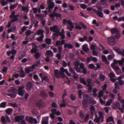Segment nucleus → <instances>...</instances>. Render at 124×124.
Segmentation results:
<instances>
[{
  "label": "nucleus",
  "instance_id": "09e8293b",
  "mask_svg": "<svg viewBox=\"0 0 124 124\" xmlns=\"http://www.w3.org/2000/svg\"><path fill=\"white\" fill-rule=\"evenodd\" d=\"M13 19L11 20V22L13 23L17 21L18 20V18L16 16H13L11 17Z\"/></svg>",
  "mask_w": 124,
  "mask_h": 124
},
{
  "label": "nucleus",
  "instance_id": "a19ab883",
  "mask_svg": "<svg viewBox=\"0 0 124 124\" xmlns=\"http://www.w3.org/2000/svg\"><path fill=\"white\" fill-rule=\"evenodd\" d=\"M114 50L117 53L122 55V51L119 48H115Z\"/></svg>",
  "mask_w": 124,
  "mask_h": 124
},
{
  "label": "nucleus",
  "instance_id": "37998d69",
  "mask_svg": "<svg viewBox=\"0 0 124 124\" xmlns=\"http://www.w3.org/2000/svg\"><path fill=\"white\" fill-rule=\"evenodd\" d=\"M115 75L113 72H111L109 73V77L110 78H114L115 77Z\"/></svg>",
  "mask_w": 124,
  "mask_h": 124
},
{
  "label": "nucleus",
  "instance_id": "8fccbe9b",
  "mask_svg": "<svg viewBox=\"0 0 124 124\" xmlns=\"http://www.w3.org/2000/svg\"><path fill=\"white\" fill-rule=\"evenodd\" d=\"M74 25H70L67 27V29L69 30L70 31H72L73 30V29L74 28Z\"/></svg>",
  "mask_w": 124,
  "mask_h": 124
},
{
  "label": "nucleus",
  "instance_id": "9b49d317",
  "mask_svg": "<svg viewBox=\"0 0 124 124\" xmlns=\"http://www.w3.org/2000/svg\"><path fill=\"white\" fill-rule=\"evenodd\" d=\"M113 63L115 64H116L118 63L120 65H124L123 64L124 63V58H123L121 60L117 61L115 59L113 60Z\"/></svg>",
  "mask_w": 124,
  "mask_h": 124
},
{
  "label": "nucleus",
  "instance_id": "c9c22d12",
  "mask_svg": "<svg viewBox=\"0 0 124 124\" xmlns=\"http://www.w3.org/2000/svg\"><path fill=\"white\" fill-rule=\"evenodd\" d=\"M115 85V88L116 89H119L120 87L119 85L118 82V81L116 82L114 84Z\"/></svg>",
  "mask_w": 124,
  "mask_h": 124
},
{
  "label": "nucleus",
  "instance_id": "f03ea898",
  "mask_svg": "<svg viewBox=\"0 0 124 124\" xmlns=\"http://www.w3.org/2000/svg\"><path fill=\"white\" fill-rule=\"evenodd\" d=\"M50 31H53L54 33L53 34V35L57 37L60 36L62 39H64L65 38V32L63 29H62L61 32H60V29L57 25H54L53 27H50Z\"/></svg>",
  "mask_w": 124,
  "mask_h": 124
},
{
  "label": "nucleus",
  "instance_id": "2f4dec72",
  "mask_svg": "<svg viewBox=\"0 0 124 124\" xmlns=\"http://www.w3.org/2000/svg\"><path fill=\"white\" fill-rule=\"evenodd\" d=\"M98 90V89L96 88H95L93 89V97H96L97 96V92Z\"/></svg>",
  "mask_w": 124,
  "mask_h": 124
},
{
  "label": "nucleus",
  "instance_id": "0eeeda50",
  "mask_svg": "<svg viewBox=\"0 0 124 124\" xmlns=\"http://www.w3.org/2000/svg\"><path fill=\"white\" fill-rule=\"evenodd\" d=\"M108 43L110 45L113 46L116 43L115 39L113 37H111L108 39Z\"/></svg>",
  "mask_w": 124,
  "mask_h": 124
},
{
  "label": "nucleus",
  "instance_id": "473e14b6",
  "mask_svg": "<svg viewBox=\"0 0 124 124\" xmlns=\"http://www.w3.org/2000/svg\"><path fill=\"white\" fill-rule=\"evenodd\" d=\"M105 77L102 74H100L99 76V79L100 81H103L105 79Z\"/></svg>",
  "mask_w": 124,
  "mask_h": 124
},
{
  "label": "nucleus",
  "instance_id": "bf43d9fd",
  "mask_svg": "<svg viewBox=\"0 0 124 124\" xmlns=\"http://www.w3.org/2000/svg\"><path fill=\"white\" fill-rule=\"evenodd\" d=\"M55 14V16L57 17L61 18L62 16V15L61 14H59L58 13L55 12L54 13Z\"/></svg>",
  "mask_w": 124,
  "mask_h": 124
},
{
  "label": "nucleus",
  "instance_id": "603ef678",
  "mask_svg": "<svg viewBox=\"0 0 124 124\" xmlns=\"http://www.w3.org/2000/svg\"><path fill=\"white\" fill-rule=\"evenodd\" d=\"M100 118L99 117H97V115H96V117L94 119V122L99 123V122Z\"/></svg>",
  "mask_w": 124,
  "mask_h": 124
},
{
  "label": "nucleus",
  "instance_id": "5fc2aeb1",
  "mask_svg": "<svg viewBox=\"0 0 124 124\" xmlns=\"http://www.w3.org/2000/svg\"><path fill=\"white\" fill-rule=\"evenodd\" d=\"M8 70V68L7 67L4 66L3 69H2V70L3 72L4 73H6L7 72Z\"/></svg>",
  "mask_w": 124,
  "mask_h": 124
},
{
  "label": "nucleus",
  "instance_id": "72a5a7b5",
  "mask_svg": "<svg viewBox=\"0 0 124 124\" xmlns=\"http://www.w3.org/2000/svg\"><path fill=\"white\" fill-rule=\"evenodd\" d=\"M69 71L73 75H76V73L75 72L74 70L71 67H69Z\"/></svg>",
  "mask_w": 124,
  "mask_h": 124
},
{
  "label": "nucleus",
  "instance_id": "13d9d810",
  "mask_svg": "<svg viewBox=\"0 0 124 124\" xmlns=\"http://www.w3.org/2000/svg\"><path fill=\"white\" fill-rule=\"evenodd\" d=\"M40 62L39 61V60L36 61L35 63L33 65H34L35 66V67L36 66H38L39 65H40Z\"/></svg>",
  "mask_w": 124,
  "mask_h": 124
},
{
  "label": "nucleus",
  "instance_id": "5701e85b",
  "mask_svg": "<svg viewBox=\"0 0 124 124\" xmlns=\"http://www.w3.org/2000/svg\"><path fill=\"white\" fill-rule=\"evenodd\" d=\"M46 55H49L52 56L53 55V53L50 50H47L46 52Z\"/></svg>",
  "mask_w": 124,
  "mask_h": 124
},
{
  "label": "nucleus",
  "instance_id": "423d86ee",
  "mask_svg": "<svg viewBox=\"0 0 124 124\" xmlns=\"http://www.w3.org/2000/svg\"><path fill=\"white\" fill-rule=\"evenodd\" d=\"M6 118L4 116H2L1 117V120L3 124H6L8 122H10L11 121L8 116H6Z\"/></svg>",
  "mask_w": 124,
  "mask_h": 124
},
{
  "label": "nucleus",
  "instance_id": "dca6fc26",
  "mask_svg": "<svg viewBox=\"0 0 124 124\" xmlns=\"http://www.w3.org/2000/svg\"><path fill=\"white\" fill-rule=\"evenodd\" d=\"M111 31L112 34H116L119 32V30L115 28L111 29Z\"/></svg>",
  "mask_w": 124,
  "mask_h": 124
},
{
  "label": "nucleus",
  "instance_id": "052dcab7",
  "mask_svg": "<svg viewBox=\"0 0 124 124\" xmlns=\"http://www.w3.org/2000/svg\"><path fill=\"white\" fill-rule=\"evenodd\" d=\"M11 92L14 93H16L17 92V89L16 88L12 87L11 89Z\"/></svg>",
  "mask_w": 124,
  "mask_h": 124
},
{
  "label": "nucleus",
  "instance_id": "412c9836",
  "mask_svg": "<svg viewBox=\"0 0 124 124\" xmlns=\"http://www.w3.org/2000/svg\"><path fill=\"white\" fill-rule=\"evenodd\" d=\"M26 120L27 121H28L31 124H33V120L34 119L32 117H30L29 118H28L26 116L25 118Z\"/></svg>",
  "mask_w": 124,
  "mask_h": 124
},
{
  "label": "nucleus",
  "instance_id": "2eb2a0df",
  "mask_svg": "<svg viewBox=\"0 0 124 124\" xmlns=\"http://www.w3.org/2000/svg\"><path fill=\"white\" fill-rule=\"evenodd\" d=\"M82 47L83 50L86 52L89 51V50L88 46L87 44L83 45L82 46Z\"/></svg>",
  "mask_w": 124,
  "mask_h": 124
},
{
  "label": "nucleus",
  "instance_id": "58836bf2",
  "mask_svg": "<svg viewBox=\"0 0 124 124\" xmlns=\"http://www.w3.org/2000/svg\"><path fill=\"white\" fill-rule=\"evenodd\" d=\"M100 4L103 6H106L107 4L106 0H101Z\"/></svg>",
  "mask_w": 124,
  "mask_h": 124
},
{
  "label": "nucleus",
  "instance_id": "a878e982",
  "mask_svg": "<svg viewBox=\"0 0 124 124\" xmlns=\"http://www.w3.org/2000/svg\"><path fill=\"white\" fill-rule=\"evenodd\" d=\"M40 95L41 97L44 98H46L48 96L47 94L43 91L41 92L40 93Z\"/></svg>",
  "mask_w": 124,
  "mask_h": 124
},
{
  "label": "nucleus",
  "instance_id": "aec40b11",
  "mask_svg": "<svg viewBox=\"0 0 124 124\" xmlns=\"http://www.w3.org/2000/svg\"><path fill=\"white\" fill-rule=\"evenodd\" d=\"M73 47L72 45L70 44H67L65 43L64 45V47L65 48L68 47L69 49H71Z\"/></svg>",
  "mask_w": 124,
  "mask_h": 124
},
{
  "label": "nucleus",
  "instance_id": "a18cd8bd",
  "mask_svg": "<svg viewBox=\"0 0 124 124\" xmlns=\"http://www.w3.org/2000/svg\"><path fill=\"white\" fill-rule=\"evenodd\" d=\"M76 98V96L75 95L73 94H71L70 96V98L73 101L75 100Z\"/></svg>",
  "mask_w": 124,
  "mask_h": 124
},
{
  "label": "nucleus",
  "instance_id": "f704fd0d",
  "mask_svg": "<svg viewBox=\"0 0 124 124\" xmlns=\"http://www.w3.org/2000/svg\"><path fill=\"white\" fill-rule=\"evenodd\" d=\"M115 56V55L113 54L112 55H109L108 56V60L111 61L114 58Z\"/></svg>",
  "mask_w": 124,
  "mask_h": 124
},
{
  "label": "nucleus",
  "instance_id": "4c0bfd02",
  "mask_svg": "<svg viewBox=\"0 0 124 124\" xmlns=\"http://www.w3.org/2000/svg\"><path fill=\"white\" fill-rule=\"evenodd\" d=\"M8 2L7 1L5 0H2L0 2V3L1 5L2 6H4L7 5Z\"/></svg>",
  "mask_w": 124,
  "mask_h": 124
},
{
  "label": "nucleus",
  "instance_id": "49530a36",
  "mask_svg": "<svg viewBox=\"0 0 124 124\" xmlns=\"http://www.w3.org/2000/svg\"><path fill=\"white\" fill-rule=\"evenodd\" d=\"M40 54L38 52H37L35 53L34 56L36 59H38L39 58L40 56Z\"/></svg>",
  "mask_w": 124,
  "mask_h": 124
},
{
  "label": "nucleus",
  "instance_id": "69168bd1",
  "mask_svg": "<svg viewBox=\"0 0 124 124\" xmlns=\"http://www.w3.org/2000/svg\"><path fill=\"white\" fill-rule=\"evenodd\" d=\"M83 106L85 110H86L87 109L88 105L86 103H83Z\"/></svg>",
  "mask_w": 124,
  "mask_h": 124
},
{
  "label": "nucleus",
  "instance_id": "4d7b16f0",
  "mask_svg": "<svg viewBox=\"0 0 124 124\" xmlns=\"http://www.w3.org/2000/svg\"><path fill=\"white\" fill-rule=\"evenodd\" d=\"M103 91L102 90L101 91L99 94L98 97L100 98H101V97L103 96Z\"/></svg>",
  "mask_w": 124,
  "mask_h": 124
},
{
  "label": "nucleus",
  "instance_id": "79ce46f5",
  "mask_svg": "<svg viewBox=\"0 0 124 124\" xmlns=\"http://www.w3.org/2000/svg\"><path fill=\"white\" fill-rule=\"evenodd\" d=\"M27 88L29 89H31L32 87V84L31 82H28L27 83Z\"/></svg>",
  "mask_w": 124,
  "mask_h": 124
},
{
  "label": "nucleus",
  "instance_id": "ddd939ff",
  "mask_svg": "<svg viewBox=\"0 0 124 124\" xmlns=\"http://www.w3.org/2000/svg\"><path fill=\"white\" fill-rule=\"evenodd\" d=\"M120 107V104L119 102L116 103L113 105V109L118 108L119 110L121 109V108Z\"/></svg>",
  "mask_w": 124,
  "mask_h": 124
},
{
  "label": "nucleus",
  "instance_id": "7c9ffc66",
  "mask_svg": "<svg viewBox=\"0 0 124 124\" xmlns=\"http://www.w3.org/2000/svg\"><path fill=\"white\" fill-rule=\"evenodd\" d=\"M22 10L23 11H26L27 12H28L29 10V9L28 7L26 6L25 7L23 6L22 7Z\"/></svg>",
  "mask_w": 124,
  "mask_h": 124
},
{
  "label": "nucleus",
  "instance_id": "f3484780",
  "mask_svg": "<svg viewBox=\"0 0 124 124\" xmlns=\"http://www.w3.org/2000/svg\"><path fill=\"white\" fill-rule=\"evenodd\" d=\"M89 118V114H87L85 116L84 121H80V122L81 123L84 122L85 123L87 122Z\"/></svg>",
  "mask_w": 124,
  "mask_h": 124
},
{
  "label": "nucleus",
  "instance_id": "f8f14e48",
  "mask_svg": "<svg viewBox=\"0 0 124 124\" xmlns=\"http://www.w3.org/2000/svg\"><path fill=\"white\" fill-rule=\"evenodd\" d=\"M44 74L42 73H41L39 74V76L42 79V82L44 80H45L47 82L49 81V79L47 78V77L46 76H45L43 77Z\"/></svg>",
  "mask_w": 124,
  "mask_h": 124
},
{
  "label": "nucleus",
  "instance_id": "39448f33",
  "mask_svg": "<svg viewBox=\"0 0 124 124\" xmlns=\"http://www.w3.org/2000/svg\"><path fill=\"white\" fill-rule=\"evenodd\" d=\"M25 86L24 85H23L22 86L19 87L18 90V94L21 96H23V95L24 93L25 92V90H24Z\"/></svg>",
  "mask_w": 124,
  "mask_h": 124
},
{
  "label": "nucleus",
  "instance_id": "3c124183",
  "mask_svg": "<svg viewBox=\"0 0 124 124\" xmlns=\"http://www.w3.org/2000/svg\"><path fill=\"white\" fill-rule=\"evenodd\" d=\"M35 66L34 65H32L31 66H30L29 67V68L30 69V71H33L35 67Z\"/></svg>",
  "mask_w": 124,
  "mask_h": 124
},
{
  "label": "nucleus",
  "instance_id": "1a4fd4ad",
  "mask_svg": "<svg viewBox=\"0 0 124 124\" xmlns=\"http://www.w3.org/2000/svg\"><path fill=\"white\" fill-rule=\"evenodd\" d=\"M48 4L49 5H48V12L51 13L52 12L53 9L55 6V4L53 2H49Z\"/></svg>",
  "mask_w": 124,
  "mask_h": 124
},
{
  "label": "nucleus",
  "instance_id": "0e129e2a",
  "mask_svg": "<svg viewBox=\"0 0 124 124\" xmlns=\"http://www.w3.org/2000/svg\"><path fill=\"white\" fill-rule=\"evenodd\" d=\"M57 105L56 104V103L54 102H52V106L53 108H56L57 107Z\"/></svg>",
  "mask_w": 124,
  "mask_h": 124
},
{
  "label": "nucleus",
  "instance_id": "c756f323",
  "mask_svg": "<svg viewBox=\"0 0 124 124\" xmlns=\"http://www.w3.org/2000/svg\"><path fill=\"white\" fill-rule=\"evenodd\" d=\"M7 105V103L5 101H4L1 102L0 104V108H5L6 107Z\"/></svg>",
  "mask_w": 124,
  "mask_h": 124
},
{
  "label": "nucleus",
  "instance_id": "6e6552de",
  "mask_svg": "<svg viewBox=\"0 0 124 124\" xmlns=\"http://www.w3.org/2000/svg\"><path fill=\"white\" fill-rule=\"evenodd\" d=\"M74 69L78 73H81V70L79 66V62L78 61H76L74 63Z\"/></svg>",
  "mask_w": 124,
  "mask_h": 124
},
{
  "label": "nucleus",
  "instance_id": "b1692460",
  "mask_svg": "<svg viewBox=\"0 0 124 124\" xmlns=\"http://www.w3.org/2000/svg\"><path fill=\"white\" fill-rule=\"evenodd\" d=\"M44 30L41 29H39L37 31V35H40L41 36H44Z\"/></svg>",
  "mask_w": 124,
  "mask_h": 124
},
{
  "label": "nucleus",
  "instance_id": "864d4df0",
  "mask_svg": "<svg viewBox=\"0 0 124 124\" xmlns=\"http://www.w3.org/2000/svg\"><path fill=\"white\" fill-rule=\"evenodd\" d=\"M103 11L104 13L107 15H108L110 13L109 10L107 9H104Z\"/></svg>",
  "mask_w": 124,
  "mask_h": 124
},
{
  "label": "nucleus",
  "instance_id": "e2e57ef3",
  "mask_svg": "<svg viewBox=\"0 0 124 124\" xmlns=\"http://www.w3.org/2000/svg\"><path fill=\"white\" fill-rule=\"evenodd\" d=\"M15 13L16 12L14 11H12L11 13V15L9 16L10 18H11V17H13V16H15Z\"/></svg>",
  "mask_w": 124,
  "mask_h": 124
},
{
  "label": "nucleus",
  "instance_id": "20e7f679",
  "mask_svg": "<svg viewBox=\"0 0 124 124\" xmlns=\"http://www.w3.org/2000/svg\"><path fill=\"white\" fill-rule=\"evenodd\" d=\"M36 104L38 108H44L45 106V103L42 99L36 102Z\"/></svg>",
  "mask_w": 124,
  "mask_h": 124
},
{
  "label": "nucleus",
  "instance_id": "c85d7f7f",
  "mask_svg": "<svg viewBox=\"0 0 124 124\" xmlns=\"http://www.w3.org/2000/svg\"><path fill=\"white\" fill-rule=\"evenodd\" d=\"M114 36L116 39H119L121 37V34L119 32L116 34L115 35H114Z\"/></svg>",
  "mask_w": 124,
  "mask_h": 124
},
{
  "label": "nucleus",
  "instance_id": "393cba45",
  "mask_svg": "<svg viewBox=\"0 0 124 124\" xmlns=\"http://www.w3.org/2000/svg\"><path fill=\"white\" fill-rule=\"evenodd\" d=\"M97 15L99 17L103 18V13L101 11L98 10L96 13Z\"/></svg>",
  "mask_w": 124,
  "mask_h": 124
},
{
  "label": "nucleus",
  "instance_id": "bb28decb",
  "mask_svg": "<svg viewBox=\"0 0 124 124\" xmlns=\"http://www.w3.org/2000/svg\"><path fill=\"white\" fill-rule=\"evenodd\" d=\"M114 118L111 116H109L106 119V122H114Z\"/></svg>",
  "mask_w": 124,
  "mask_h": 124
},
{
  "label": "nucleus",
  "instance_id": "a211bd4d",
  "mask_svg": "<svg viewBox=\"0 0 124 124\" xmlns=\"http://www.w3.org/2000/svg\"><path fill=\"white\" fill-rule=\"evenodd\" d=\"M20 77L21 78H24L25 77V74L23 69H21L20 71Z\"/></svg>",
  "mask_w": 124,
  "mask_h": 124
},
{
  "label": "nucleus",
  "instance_id": "4468645a",
  "mask_svg": "<svg viewBox=\"0 0 124 124\" xmlns=\"http://www.w3.org/2000/svg\"><path fill=\"white\" fill-rule=\"evenodd\" d=\"M24 117V116L23 115H21L16 116L15 117V119L16 122H19L20 120H23Z\"/></svg>",
  "mask_w": 124,
  "mask_h": 124
},
{
  "label": "nucleus",
  "instance_id": "4be33fe9",
  "mask_svg": "<svg viewBox=\"0 0 124 124\" xmlns=\"http://www.w3.org/2000/svg\"><path fill=\"white\" fill-rule=\"evenodd\" d=\"M13 111V109L11 108H8L6 110V113L9 115H11Z\"/></svg>",
  "mask_w": 124,
  "mask_h": 124
},
{
  "label": "nucleus",
  "instance_id": "f257e3e1",
  "mask_svg": "<svg viewBox=\"0 0 124 124\" xmlns=\"http://www.w3.org/2000/svg\"><path fill=\"white\" fill-rule=\"evenodd\" d=\"M60 71L57 69L55 70H54V74L56 77L59 79L61 78H64L66 76L64 72H65L67 75L68 76H71V74L69 73L67 69H65L63 67H62L60 68Z\"/></svg>",
  "mask_w": 124,
  "mask_h": 124
},
{
  "label": "nucleus",
  "instance_id": "6e6d98bb",
  "mask_svg": "<svg viewBox=\"0 0 124 124\" xmlns=\"http://www.w3.org/2000/svg\"><path fill=\"white\" fill-rule=\"evenodd\" d=\"M112 101V100L111 99L109 100V101H108L106 102V104L107 106H109L110 105Z\"/></svg>",
  "mask_w": 124,
  "mask_h": 124
},
{
  "label": "nucleus",
  "instance_id": "de8ad7c7",
  "mask_svg": "<svg viewBox=\"0 0 124 124\" xmlns=\"http://www.w3.org/2000/svg\"><path fill=\"white\" fill-rule=\"evenodd\" d=\"M95 67V66L93 63L89 64L88 66V68L89 69H93Z\"/></svg>",
  "mask_w": 124,
  "mask_h": 124
},
{
  "label": "nucleus",
  "instance_id": "7ed1b4c3",
  "mask_svg": "<svg viewBox=\"0 0 124 124\" xmlns=\"http://www.w3.org/2000/svg\"><path fill=\"white\" fill-rule=\"evenodd\" d=\"M80 82L81 83L85 85H86L88 87V91L89 93H91L92 92V87L91 85L92 83V79L90 78H88L86 79V81L83 78H81L80 79Z\"/></svg>",
  "mask_w": 124,
  "mask_h": 124
},
{
  "label": "nucleus",
  "instance_id": "6ab92c4d",
  "mask_svg": "<svg viewBox=\"0 0 124 124\" xmlns=\"http://www.w3.org/2000/svg\"><path fill=\"white\" fill-rule=\"evenodd\" d=\"M102 60L103 61L106 63L107 64H109V62L107 60L106 56L104 55H102Z\"/></svg>",
  "mask_w": 124,
  "mask_h": 124
},
{
  "label": "nucleus",
  "instance_id": "e433bc0d",
  "mask_svg": "<svg viewBox=\"0 0 124 124\" xmlns=\"http://www.w3.org/2000/svg\"><path fill=\"white\" fill-rule=\"evenodd\" d=\"M44 37V36L43 35L37 38L36 39L39 42H41L43 41Z\"/></svg>",
  "mask_w": 124,
  "mask_h": 124
},
{
  "label": "nucleus",
  "instance_id": "9d476101",
  "mask_svg": "<svg viewBox=\"0 0 124 124\" xmlns=\"http://www.w3.org/2000/svg\"><path fill=\"white\" fill-rule=\"evenodd\" d=\"M83 99L84 101L86 103L90 104L91 102V99L89 96L87 95H84Z\"/></svg>",
  "mask_w": 124,
  "mask_h": 124
},
{
  "label": "nucleus",
  "instance_id": "774afa93",
  "mask_svg": "<svg viewBox=\"0 0 124 124\" xmlns=\"http://www.w3.org/2000/svg\"><path fill=\"white\" fill-rule=\"evenodd\" d=\"M25 34L26 36H28L31 34V31L30 30H28L26 32Z\"/></svg>",
  "mask_w": 124,
  "mask_h": 124
},
{
  "label": "nucleus",
  "instance_id": "338daca9",
  "mask_svg": "<svg viewBox=\"0 0 124 124\" xmlns=\"http://www.w3.org/2000/svg\"><path fill=\"white\" fill-rule=\"evenodd\" d=\"M58 49L59 50V53L61 54V53L62 51V46H59L58 47Z\"/></svg>",
  "mask_w": 124,
  "mask_h": 124
},
{
  "label": "nucleus",
  "instance_id": "ea45409f",
  "mask_svg": "<svg viewBox=\"0 0 124 124\" xmlns=\"http://www.w3.org/2000/svg\"><path fill=\"white\" fill-rule=\"evenodd\" d=\"M51 40L50 38H46L45 40V42L48 45H50L51 44Z\"/></svg>",
  "mask_w": 124,
  "mask_h": 124
},
{
  "label": "nucleus",
  "instance_id": "680f3d73",
  "mask_svg": "<svg viewBox=\"0 0 124 124\" xmlns=\"http://www.w3.org/2000/svg\"><path fill=\"white\" fill-rule=\"evenodd\" d=\"M80 68L81 69L85 68V66L83 63L81 62L80 64H79Z\"/></svg>",
  "mask_w": 124,
  "mask_h": 124
},
{
  "label": "nucleus",
  "instance_id": "cd10ccee",
  "mask_svg": "<svg viewBox=\"0 0 124 124\" xmlns=\"http://www.w3.org/2000/svg\"><path fill=\"white\" fill-rule=\"evenodd\" d=\"M38 47H33L31 50V53H37Z\"/></svg>",
  "mask_w": 124,
  "mask_h": 124
},
{
  "label": "nucleus",
  "instance_id": "c03bdc74",
  "mask_svg": "<svg viewBox=\"0 0 124 124\" xmlns=\"http://www.w3.org/2000/svg\"><path fill=\"white\" fill-rule=\"evenodd\" d=\"M79 116L82 119H83L84 118V114L82 113L81 111H80L79 112Z\"/></svg>",
  "mask_w": 124,
  "mask_h": 124
}]
</instances>
